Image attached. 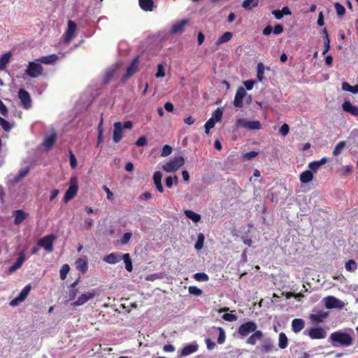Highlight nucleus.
I'll return each mask as SVG.
<instances>
[{
  "mask_svg": "<svg viewBox=\"0 0 358 358\" xmlns=\"http://www.w3.org/2000/svg\"><path fill=\"white\" fill-rule=\"evenodd\" d=\"M329 338L331 341L338 343L342 346H350L352 343V336L345 332L340 331L331 333Z\"/></svg>",
  "mask_w": 358,
  "mask_h": 358,
  "instance_id": "obj_1",
  "label": "nucleus"
},
{
  "mask_svg": "<svg viewBox=\"0 0 358 358\" xmlns=\"http://www.w3.org/2000/svg\"><path fill=\"white\" fill-rule=\"evenodd\" d=\"M78 191V179L76 177H72L70 179L69 187L63 197V201L64 203H68L76 196Z\"/></svg>",
  "mask_w": 358,
  "mask_h": 358,
  "instance_id": "obj_2",
  "label": "nucleus"
},
{
  "mask_svg": "<svg viewBox=\"0 0 358 358\" xmlns=\"http://www.w3.org/2000/svg\"><path fill=\"white\" fill-rule=\"evenodd\" d=\"M99 295V292L97 289H92L87 293L80 294L78 299L71 303V306L76 307L84 305L90 300H92Z\"/></svg>",
  "mask_w": 358,
  "mask_h": 358,
  "instance_id": "obj_3",
  "label": "nucleus"
},
{
  "mask_svg": "<svg viewBox=\"0 0 358 358\" xmlns=\"http://www.w3.org/2000/svg\"><path fill=\"white\" fill-rule=\"evenodd\" d=\"M185 164V159L181 157H176L162 166V169L166 172L171 173L176 171Z\"/></svg>",
  "mask_w": 358,
  "mask_h": 358,
  "instance_id": "obj_4",
  "label": "nucleus"
},
{
  "mask_svg": "<svg viewBox=\"0 0 358 358\" xmlns=\"http://www.w3.org/2000/svg\"><path fill=\"white\" fill-rule=\"evenodd\" d=\"M43 68L41 64L30 62L25 71L26 74L30 78H37L43 73Z\"/></svg>",
  "mask_w": 358,
  "mask_h": 358,
  "instance_id": "obj_5",
  "label": "nucleus"
},
{
  "mask_svg": "<svg viewBox=\"0 0 358 358\" xmlns=\"http://www.w3.org/2000/svg\"><path fill=\"white\" fill-rule=\"evenodd\" d=\"M257 328V324L253 321H248L240 325L238 329V334L241 338L246 337L249 334L255 331Z\"/></svg>",
  "mask_w": 358,
  "mask_h": 358,
  "instance_id": "obj_6",
  "label": "nucleus"
},
{
  "mask_svg": "<svg viewBox=\"0 0 358 358\" xmlns=\"http://www.w3.org/2000/svg\"><path fill=\"white\" fill-rule=\"evenodd\" d=\"M236 126L250 130H258L261 129L262 124L259 120L250 121L245 118H240L236 121Z\"/></svg>",
  "mask_w": 358,
  "mask_h": 358,
  "instance_id": "obj_7",
  "label": "nucleus"
},
{
  "mask_svg": "<svg viewBox=\"0 0 358 358\" xmlns=\"http://www.w3.org/2000/svg\"><path fill=\"white\" fill-rule=\"evenodd\" d=\"M55 239L56 236L55 235H48L41 238L38 241V244L41 247L43 248L47 252H52L54 250L53 243Z\"/></svg>",
  "mask_w": 358,
  "mask_h": 358,
  "instance_id": "obj_8",
  "label": "nucleus"
},
{
  "mask_svg": "<svg viewBox=\"0 0 358 358\" xmlns=\"http://www.w3.org/2000/svg\"><path fill=\"white\" fill-rule=\"evenodd\" d=\"M18 97L24 109L28 110L31 107V98L30 94L27 90L20 89L18 91Z\"/></svg>",
  "mask_w": 358,
  "mask_h": 358,
  "instance_id": "obj_9",
  "label": "nucleus"
},
{
  "mask_svg": "<svg viewBox=\"0 0 358 358\" xmlns=\"http://www.w3.org/2000/svg\"><path fill=\"white\" fill-rule=\"evenodd\" d=\"M325 307L328 309L332 308H343L344 303L332 296H329L324 298Z\"/></svg>",
  "mask_w": 358,
  "mask_h": 358,
  "instance_id": "obj_10",
  "label": "nucleus"
},
{
  "mask_svg": "<svg viewBox=\"0 0 358 358\" xmlns=\"http://www.w3.org/2000/svg\"><path fill=\"white\" fill-rule=\"evenodd\" d=\"M76 29V23L72 20H69L68 27L64 36V41L65 43H69L73 39Z\"/></svg>",
  "mask_w": 358,
  "mask_h": 358,
  "instance_id": "obj_11",
  "label": "nucleus"
},
{
  "mask_svg": "<svg viewBox=\"0 0 358 358\" xmlns=\"http://www.w3.org/2000/svg\"><path fill=\"white\" fill-rule=\"evenodd\" d=\"M139 64V56L136 57L130 65L127 67L126 73L123 76V80H128L131 76H132L137 71H138V66Z\"/></svg>",
  "mask_w": 358,
  "mask_h": 358,
  "instance_id": "obj_12",
  "label": "nucleus"
},
{
  "mask_svg": "<svg viewBox=\"0 0 358 358\" xmlns=\"http://www.w3.org/2000/svg\"><path fill=\"white\" fill-rule=\"evenodd\" d=\"M308 336L311 339H322L326 337L327 332L321 327H313L309 329Z\"/></svg>",
  "mask_w": 358,
  "mask_h": 358,
  "instance_id": "obj_13",
  "label": "nucleus"
},
{
  "mask_svg": "<svg viewBox=\"0 0 358 358\" xmlns=\"http://www.w3.org/2000/svg\"><path fill=\"white\" fill-rule=\"evenodd\" d=\"M246 92L245 90L243 87H240L238 88L236 93L235 94L234 105L237 108L243 107V99L245 96Z\"/></svg>",
  "mask_w": 358,
  "mask_h": 358,
  "instance_id": "obj_14",
  "label": "nucleus"
},
{
  "mask_svg": "<svg viewBox=\"0 0 358 358\" xmlns=\"http://www.w3.org/2000/svg\"><path fill=\"white\" fill-rule=\"evenodd\" d=\"M342 108L351 115L358 117V106L352 105L350 101H345L342 104Z\"/></svg>",
  "mask_w": 358,
  "mask_h": 358,
  "instance_id": "obj_15",
  "label": "nucleus"
},
{
  "mask_svg": "<svg viewBox=\"0 0 358 358\" xmlns=\"http://www.w3.org/2000/svg\"><path fill=\"white\" fill-rule=\"evenodd\" d=\"M114 129L113 134V140L115 143H119L122 138V122H116L114 123Z\"/></svg>",
  "mask_w": 358,
  "mask_h": 358,
  "instance_id": "obj_16",
  "label": "nucleus"
},
{
  "mask_svg": "<svg viewBox=\"0 0 358 358\" xmlns=\"http://www.w3.org/2000/svg\"><path fill=\"white\" fill-rule=\"evenodd\" d=\"M25 261V254L24 251H22L19 253V257H17L16 262L9 268L10 273H13L17 269L20 268L23 263Z\"/></svg>",
  "mask_w": 358,
  "mask_h": 358,
  "instance_id": "obj_17",
  "label": "nucleus"
},
{
  "mask_svg": "<svg viewBox=\"0 0 358 358\" xmlns=\"http://www.w3.org/2000/svg\"><path fill=\"white\" fill-rule=\"evenodd\" d=\"M264 334L263 332L260 330H255L253 331V334L248 338L246 343L248 344L254 345L257 343V341L259 340H262L263 338Z\"/></svg>",
  "mask_w": 358,
  "mask_h": 358,
  "instance_id": "obj_18",
  "label": "nucleus"
},
{
  "mask_svg": "<svg viewBox=\"0 0 358 358\" xmlns=\"http://www.w3.org/2000/svg\"><path fill=\"white\" fill-rule=\"evenodd\" d=\"M75 266L76 269L83 274L87 273L88 270L87 261L83 258H78L75 262Z\"/></svg>",
  "mask_w": 358,
  "mask_h": 358,
  "instance_id": "obj_19",
  "label": "nucleus"
},
{
  "mask_svg": "<svg viewBox=\"0 0 358 358\" xmlns=\"http://www.w3.org/2000/svg\"><path fill=\"white\" fill-rule=\"evenodd\" d=\"M329 313L324 311H319L317 313L311 314L310 316V320L313 322L320 323L328 317Z\"/></svg>",
  "mask_w": 358,
  "mask_h": 358,
  "instance_id": "obj_20",
  "label": "nucleus"
},
{
  "mask_svg": "<svg viewBox=\"0 0 358 358\" xmlns=\"http://www.w3.org/2000/svg\"><path fill=\"white\" fill-rule=\"evenodd\" d=\"M327 158L322 157L319 161H313L308 164V168L310 169V171L317 172V170L320 168L321 166L325 164L327 162Z\"/></svg>",
  "mask_w": 358,
  "mask_h": 358,
  "instance_id": "obj_21",
  "label": "nucleus"
},
{
  "mask_svg": "<svg viewBox=\"0 0 358 358\" xmlns=\"http://www.w3.org/2000/svg\"><path fill=\"white\" fill-rule=\"evenodd\" d=\"M197 350H198V345L196 344H194V343L189 344V345L185 346L182 349L180 356L185 357V356L189 355L195 352L196 351H197Z\"/></svg>",
  "mask_w": 358,
  "mask_h": 358,
  "instance_id": "obj_22",
  "label": "nucleus"
},
{
  "mask_svg": "<svg viewBox=\"0 0 358 358\" xmlns=\"http://www.w3.org/2000/svg\"><path fill=\"white\" fill-rule=\"evenodd\" d=\"M162 175L161 172H159V171H156L153 174V181H154L155 185L157 189L160 193L164 192V187L162 184Z\"/></svg>",
  "mask_w": 358,
  "mask_h": 358,
  "instance_id": "obj_23",
  "label": "nucleus"
},
{
  "mask_svg": "<svg viewBox=\"0 0 358 358\" xmlns=\"http://www.w3.org/2000/svg\"><path fill=\"white\" fill-rule=\"evenodd\" d=\"M305 327V322L303 320L296 318L292 321V329L294 333H299Z\"/></svg>",
  "mask_w": 358,
  "mask_h": 358,
  "instance_id": "obj_24",
  "label": "nucleus"
},
{
  "mask_svg": "<svg viewBox=\"0 0 358 358\" xmlns=\"http://www.w3.org/2000/svg\"><path fill=\"white\" fill-rule=\"evenodd\" d=\"M58 59V56L56 54H52L47 56H43L37 59L38 62L45 64H52Z\"/></svg>",
  "mask_w": 358,
  "mask_h": 358,
  "instance_id": "obj_25",
  "label": "nucleus"
},
{
  "mask_svg": "<svg viewBox=\"0 0 358 358\" xmlns=\"http://www.w3.org/2000/svg\"><path fill=\"white\" fill-rule=\"evenodd\" d=\"M15 216L14 224H20L26 218V213L22 210H16L13 212Z\"/></svg>",
  "mask_w": 358,
  "mask_h": 358,
  "instance_id": "obj_26",
  "label": "nucleus"
},
{
  "mask_svg": "<svg viewBox=\"0 0 358 358\" xmlns=\"http://www.w3.org/2000/svg\"><path fill=\"white\" fill-rule=\"evenodd\" d=\"M299 179L301 183H308L313 179V174L310 171H305L299 176Z\"/></svg>",
  "mask_w": 358,
  "mask_h": 358,
  "instance_id": "obj_27",
  "label": "nucleus"
},
{
  "mask_svg": "<svg viewBox=\"0 0 358 358\" xmlns=\"http://www.w3.org/2000/svg\"><path fill=\"white\" fill-rule=\"evenodd\" d=\"M139 6L145 11H151L153 9V0H138Z\"/></svg>",
  "mask_w": 358,
  "mask_h": 358,
  "instance_id": "obj_28",
  "label": "nucleus"
},
{
  "mask_svg": "<svg viewBox=\"0 0 358 358\" xmlns=\"http://www.w3.org/2000/svg\"><path fill=\"white\" fill-rule=\"evenodd\" d=\"M188 20H182L176 23H175L171 29V31L173 34L182 32L183 31V29L185 26L187 24Z\"/></svg>",
  "mask_w": 358,
  "mask_h": 358,
  "instance_id": "obj_29",
  "label": "nucleus"
},
{
  "mask_svg": "<svg viewBox=\"0 0 358 358\" xmlns=\"http://www.w3.org/2000/svg\"><path fill=\"white\" fill-rule=\"evenodd\" d=\"M233 36V34L230 31H227L224 33L215 42V45L217 46H220L221 44L227 43L229 41Z\"/></svg>",
  "mask_w": 358,
  "mask_h": 358,
  "instance_id": "obj_30",
  "label": "nucleus"
},
{
  "mask_svg": "<svg viewBox=\"0 0 358 358\" xmlns=\"http://www.w3.org/2000/svg\"><path fill=\"white\" fill-rule=\"evenodd\" d=\"M184 213L187 217L192 220L195 223L199 222L201 219V217L199 214L194 212L192 210H185Z\"/></svg>",
  "mask_w": 358,
  "mask_h": 358,
  "instance_id": "obj_31",
  "label": "nucleus"
},
{
  "mask_svg": "<svg viewBox=\"0 0 358 358\" xmlns=\"http://www.w3.org/2000/svg\"><path fill=\"white\" fill-rule=\"evenodd\" d=\"M11 57L10 52H6L0 57V70H3L6 67Z\"/></svg>",
  "mask_w": 358,
  "mask_h": 358,
  "instance_id": "obj_32",
  "label": "nucleus"
},
{
  "mask_svg": "<svg viewBox=\"0 0 358 358\" xmlns=\"http://www.w3.org/2000/svg\"><path fill=\"white\" fill-rule=\"evenodd\" d=\"M120 260L121 258H120L116 253H110L105 256V257L103 258V261L105 262L110 264H115L117 262H120Z\"/></svg>",
  "mask_w": 358,
  "mask_h": 358,
  "instance_id": "obj_33",
  "label": "nucleus"
},
{
  "mask_svg": "<svg viewBox=\"0 0 358 358\" xmlns=\"http://www.w3.org/2000/svg\"><path fill=\"white\" fill-rule=\"evenodd\" d=\"M259 5V0H244L242 3V7L245 10H251L253 8L257 7Z\"/></svg>",
  "mask_w": 358,
  "mask_h": 358,
  "instance_id": "obj_34",
  "label": "nucleus"
},
{
  "mask_svg": "<svg viewBox=\"0 0 358 358\" xmlns=\"http://www.w3.org/2000/svg\"><path fill=\"white\" fill-rule=\"evenodd\" d=\"M55 141H56V135H55V134H52L45 138V140L43 141V145L47 149H50L55 144Z\"/></svg>",
  "mask_w": 358,
  "mask_h": 358,
  "instance_id": "obj_35",
  "label": "nucleus"
},
{
  "mask_svg": "<svg viewBox=\"0 0 358 358\" xmlns=\"http://www.w3.org/2000/svg\"><path fill=\"white\" fill-rule=\"evenodd\" d=\"M342 90L343 91L352 92V94H357L358 93V85L352 86L348 83L343 82L342 83Z\"/></svg>",
  "mask_w": 358,
  "mask_h": 358,
  "instance_id": "obj_36",
  "label": "nucleus"
},
{
  "mask_svg": "<svg viewBox=\"0 0 358 358\" xmlns=\"http://www.w3.org/2000/svg\"><path fill=\"white\" fill-rule=\"evenodd\" d=\"M121 259H122L124 262L126 270L128 271L129 272H131L133 270V266H132V262L130 258L129 254V253L124 254Z\"/></svg>",
  "mask_w": 358,
  "mask_h": 358,
  "instance_id": "obj_37",
  "label": "nucleus"
},
{
  "mask_svg": "<svg viewBox=\"0 0 358 358\" xmlns=\"http://www.w3.org/2000/svg\"><path fill=\"white\" fill-rule=\"evenodd\" d=\"M287 345H288L287 337L285 333L281 332L279 334V343H278L279 348L281 349H285L287 347Z\"/></svg>",
  "mask_w": 358,
  "mask_h": 358,
  "instance_id": "obj_38",
  "label": "nucleus"
},
{
  "mask_svg": "<svg viewBox=\"0 0 358 358\" xmlns=\"http://www.w3.org/2000/svg\"><path fill=\"white\" fill-rule=\"evenodd\" d=\"M30 291H31V285H26L22 289V290L21 291L20 294L18 295V296H17L18 299H20V301H23L27 298V296L29 294Z\"/></svg>",
  "mask_w": 358,
  "mask_h": 358,
  "instance_id": "obj_39",
  "label": "nucleus"
},
{
  "mask_svg": "<svg viewBox=\"0 0 358 358\" xmlns=\"http://www.w3.org/2000/svg\"><path fill=\"white\" fill-rule=\"evenodd\" d=\"M257 79L259 81L262 82L264 78V75L265 67H264V64L260 62L257 64Z\"/></svg>",
  "mask_w": 358,
  "mask_h": 358,
  "instance_id": "obj_40",
  "label": "nucleus"
},
{
  "mask_svg": "<svg viewBox=\"0 0 358 358\" xmlns=\"http://www.w3.org/2000/svg\"><path fill=\"white\" fill-rule=\"evenodd\" d=\"M223 115V108H217L212 114L211 118L214 120L216 122H220L222 120Z\"/></svg>",
  "mask_w": 358,
  "mask_h": 358,
  "instance_id": "obj_41",
  "label": "nucleus"
},
{
  "mask_svg": "<svg viewBox=\"0 0 358 358\" xmlns=\"http://www.w3.org/2000/svg\"><path fill=\"white\" fill-rule=\"evenodd\" d=\"M345 145H346L345 141H342L338 142L333 150V155L338 156L339 154H341L342 150L345 147Z\"/></svg>",
  "mask_w": 358,
  "mask_h": 358,
  "instance_id": "obj_42",
  "label": "nucleus"
},
{
  "mask_svg": "<svg viewBox=\"0 0 358 358\" xmlns=\"http://www.w3.org/2000/svg\"><path fill=\"white\" fill-rule=\"evenodd\" d=\"M204 240H205V236H204L203 234L199 233L198 234L197 241L195 243L194 248L197 250H201L203 246Z\"/></svg>",
  "mask_w": 358,
  "mask_h": 358,
  "instance_id": "obj_43",
  "label": "nucleus"
},
{
  "mask_svg": "<svg viewBox=\"0 0 358 358\" xmlns=\"http://www.w3.org/2000/svg\"><path fill=\"white\" fill-rule=\"evenodd\" d=\"M70 271V266L69 264H64L60 269V278L64 280L66 278L67 274Z\"/></svg>",
  "mask_w": 358,
  "mask_h": 358,
  "instance_id": "obj_44",
  "label": "nucleus"
},
{
  "mask_svg": "<svg viewBox=\"0 0 358 358\" xmlns=\"http://www.w3.org/2000/svg\"><path fill=\"white\" fill-rule=\"evenodd\" d=\"M345 267L348 271H355L357 268V264L355 260L350 259L345 263Z\"/></svg>",
  "mask_w": 358,
  "mask_h": 358,
  "instance_id": "obj_45",
  "label": "nucleus"
},
{
  "mask_svg": "<svg viewBox=\"0 0 358 358\" xmlns=\"http://www.w3.org/2000/svg\"><path fill=\"white\" fill-rule=\"evenodd\" d=\"M261 350L264 352H270L272 350L273 345L269 340L264 341L261 345Z\"/></svg>",
  "mask_w": 358,
  "mask_h": 358,
  "instance_id": "obj_46",
  "label": "nucleus"
},
{
  "mask_svg": "<svg viewBox=\"0 0 358 358\" xmlns=\"http://www.w3.org/2000/svg\"><path fill=\"white\" fill-rule=\"evenodd\" d=\"M194 278L199 282H206L209 279L208 275L205 273H196L194 275Z\"/></svg>",
  "mask_w": 358,
  "mask_h": 358,
  "instance_id": "obj_47",
  "label": "nucleus"
},
{
  "mask_svg": "<svg viewBox=\"0 0 358 358\" xmlns=\"http://www.w3.org/2000/svg\"><path fill=\"white\" fill-rule=\"evenodd\" d=\"M0 125L2 127L3 129L7 132L10 131L12 129L10 123L1 117H0Z\"/></svg>",
  "mask_w": 358,
  "mask_h": 358,
  "instance_id": "obj_48",
  "label": "nucleus"
},
{
  "mask_svg": "<svg viewBox=\"0 0 358 358\" xmlns=\"http://www.w3.org/2000/svg\"><path fill=\"white\" fill-rule=\"evenodd\" d=\"M188 292L190 294L199 296L203 293L202 290L196 286H189L188 287Z\"/></svg>",
  "mask_w": 358,
  "mask_h": 358,
  "instance_id": "obj_49",
  "label": "nucleus"
},
{
  "mask_svg": "<svg viewBox=\"0 0 358 358\" xmlns=\"http://www.w3.org/2000/svg\"><path fill=\"white\" fill-rule=\"evenodd\" d=\"M217 330L219 331V335L217 340V343L222 344L225 341L226 335L225 331L222 327H217Z\"/></svg>",
  "mask_w": 358,
  "mask_h": 358,
  "instance_id": "obj_50",
  "label": "nucleus"
},
{
  "mask_svg": "<svg viewBox=\"0 0 358 358\" xmlns=\"http://www.w3.org/2000/svg\"><path fill=\"white\" fill-rule=\"evenodd\" d=\"M215 121L213 120L211 117L205 123V132L208 134L210 129L213 128L215 124Z\"/></svg>",
  "mask_w": 358,
  "mask_h": 358,
  "instance_id": "obj_51",
  "label": "nucleus"
},
{
  "mask_svg": "<svg viewBox=\"0 0 358 358\" xmlns=\"http://www.w3.org/2000/svg\"><path fill=\"white\" fill-rule=\"evenodd\" d=\"M172 150H173V148L171 146H170L169 145H165L162 148L161 156L167 157L171 154Z\"/></svg>",
  "mask_w": 358,
  "mask_h": 358,
  "instance_id": "obj_52",
  "label": "nucleus"
},
{
  "mask_svg": "<svg viewBox=\"0 0 358 358\" xmlns=\"http://www.w3.org/2000/svg\"><path fill=\"white\" fill-rule=\"evenodd\" d=\"M103 118H101L100 122L98 126V137H97V143L99 144L103 139V129H102V124H103Z\"/></svg>",
  "mask_w": 358,
  "mask_h": 358,
  "instance_id": "obj_53",
  "label": "nucleus"
},
{
  "mask_svg": "<svg viewBox=\"0 0 358 358\" xmlns=\"http://www.w3.org/2000/svg\"><path fill=\"white\" fill-rule=\"evenodd\" d=\"M335 9H336V13L338 14V15H343L345 13V7L341 5L340 3H335Z\"/></svg>",
  "mask_w": 358,
  "mask_h": 358,
  "instance_id": "obj_54",
  "label": "nucleus"
},
{
  "mask_svg": "<svg viewBox=\"0 0 358 358\" xmlns=\"http://www.w3.org/2000/svg\"><path fill=\"white\" fill-rule=\"evenodd\" d=\"M156 78H163L165 76V70L163 64H159L157 65V71L155 74Z\"/></svg>",
  "mask_w": 358,
  "mask_h": 358,
  "instance_id": "obj_55",
  "label": "nucleus"
},
{
  "mask_svg": "<svg viewBox=\"0 0 358 358\" xmlns=\"http://www.w3.org/2000/svg\"><path fill=\"white\" fill-rule=\"evenodd\" d=\"M173 180H175V183H178V177L174 176L173 177L169 176L166 178V186L169 188H171L173 186Z\"/></svg>",
  "mask_w": 358,
  "mask_h": 358,
  "instance_id": "obj_56",
  "label": "nucleus"
},
{
  "mask_svg": "<svg viewBox=\"0 0 358 358\" xmlns=\"http://www.w3.org/2000/svg\"><path fill=\"white\" fill-rule=\"evenodd\" d=\"M259 155L258 152L256 151H250L248 152H246L243 155V157L245 160H250L252 158H255Z\"/></svg>",
  "mask_w": 358,
  "mask_h": 358,
  "instance_id": "obj_57",
  "label": "nucleus"
},
{
  "mask_svg": "<svg viewBox=\"0 0 358 358\" xmlns=\"http://www.w3.org/2000/svg\"><path fill=\"white\" fill-rule=\"evenodd\" d=\"M222 319L227 322H234L237 320V316L232 313H224L222 315Z\"/></svg>",
  "mask_w": 358,
  "mask_h": 358,
  "instance_id": "obj_58",
  "label": "nucleus"
},
{
  "mask_svg": "<svg viewBox=\"0 0 358 358\" xmlns=\"http://www.w3.org/2000/svg\"><path fill=\"white\" fill-rule=\"evenodd\" d=\"M280 133L281 134L282 136H285L288 134L289 131V127L287 124L285 123L283 124L280 128V130H279Z\"/></svg>",
  "mask_w": 358,
  "mask_h": 358,
  "instance_id": "obj_59",
  "label": "nucleus"
},
{
  "mask_svg": "<svg viewBox=\"0 0 358 358\" xmlns=\"http://www.w3.org/2000/svg\"><path fill=\"white\" fill-rule=\"evenodd\" d=\"M69 160H70L71 167L72 169H76V167L77 166V164H78L77 159L75 157V155L73 154L72 152H70Z\"/></svg>",
  "mask_w": 358,
  "mask_h": 358,
  "instance_id": "obj_60",
  "label": "nucleus"
},
{
  "mask_svg": "<svg viewBox=\"0 0 358 358\" xmlns=\"http://www.w3.org/2000/svg\"><path fill=\"white\" fill-rule=\"evenodd\" d=\"M8 108L3 102L0 99V113L3 116L8 115Z\"/></svg>",
  "mask_w": 358,
  "mask_h": 358,
  "instance_id": "obj_61",
  "label": "nucleus"
},
{
  "mask_svg": "<svg viewBox=\"0 0 358 358\" xmlns=\"http://www.w3.org/2000/svg\"><path fill=\"white\" fill-rule=\"evenodd\" d=\"M147 144V138L143 136L136 141V145L138 147L144 146Z\"/></svg>",
  "mask_w": 358,
  "mask_h": 358,
  "instance_id": "obj_62",
  "label": "nucleus"
},
{
  "mask_svg": "<svg viewBox=\"0 0 358 358\" xmlns=\"http://www.w3.org/2000/svg\"><path fill=\"white\" fill-rule=\"evenodd\" d=\"M131 238V233L126 232L124 234L122 238H121L122 244H127Z\"/></svg>",
  "mask_w": 358,
  "mask_h": 358,
  "instance_id": "obj_63",
  "label": "nucleus"
},
{
  "mask_svg": "<svg viewBox=\"0 0 358 358\" xmlns=\"http://www.w3.org/2000/svg\"><path fill=\"white\" fill-rule=\"evenodd\" d=\"M78 289H70L69 292V300L73 301L76 298V296L78 294Z\"/></svg>",
  "mask_w": 358,
  "mask_h": 358,
  "instance_id": "obj_64",
  "label": "nucleus"
}]
</instances>
